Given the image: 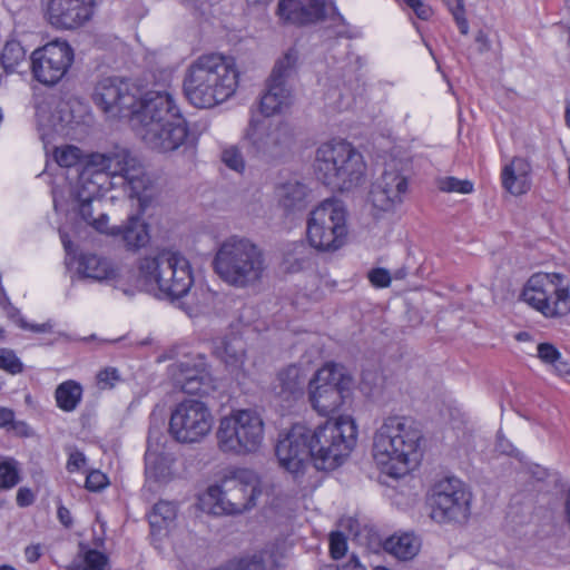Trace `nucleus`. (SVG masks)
Segmentation results:
<instances>
[{"label":"nucleus","instance_id":"1","mask_svg":"<svg viewBox=\"0 0 570 570\" xmlns=\"http://www.w3.org/2000/svg\"><path fill=\"white\" fill-rule=\"evenodd\" d=\"M92 99L110 118L130 117L136 135L156 153L193 147L188 121L168 87L142 94L128 80L108 77L97 82Z\"/></svg>","mask_w":570,"mask_h":570},{"label":"nucleus","instance_id":"2","mask_svg":"<svg viewBox=\"0 0 570 570\" xmlns=\"http://www.w3.org/2000/svg\"><path fill=\"white\" fill-rule=\"evenodd\" d=\"M115 186L124 188L131 200H137L144 212L150 202L149 179L141 161L126 148H115L108 153L91 154L79 175L72 190L73 202L78 205L80 216L94 227V202Z\"/></svg>","mask_w":570,"mask_h":570},{"label":"nucleus","instance_id":"3","mask_svg":"<svg viewBox=\"0 0 570 570\" xmlns=\"http://www.w3.org/2000/svg\"><path fill=\"white\" fill-rule=\"evenodd\" d=\"M423 433L414 419L387 415L372 438V458L377 469L392 478L412 471L422 456Z\"/></svg>","mask_w":570,"mask_h":570},{"label":"nucleus","instance_id":"4","mask_svg":"<svg viewBox=\"0 0 570 570\" xmlns=\"http://www.w3.org/2000/svg\"><path fill=\"white\" fill-rule=\"evenodd\" d=\"M239 71L232 57L205 53L186 69L184 91L197 108H212L229 99L237 90Z\"/></svg>","mask_w":570,"mask_h":570},{"label":"nucleus","instance_id":"5","mask_svg":"<svg viewBox=\"0 0 570 570\" xmlns=\"http://www.w3.org/2000/svg\"><path fill=\"white\" fill-rule=\"evenodd\" d=\"M193 283L189 261L171 248H163L141 257L137 264V273L132 276V289L170 299L185 296Z\"/></svg>","mask_w":570,"mask_h":570},{"label":"nucleus","instance_id":"6","mask_svg":"<svg viewBox=\"0 0 570 570\" xmlns=\"http://www.w3.org/2000/svg\"><path fill=\"white\" fill-rule=\"evenodd\" d=\"M213 268L224 283L244 289L262 281L266 259L263 249L252 239L233 235L218 245Z\"/></svg>","mask_w":570,"mask_h":570},{"label":"nucleus","instance_id":"7","mask_svg":"<svg viewBox=\"0 0 570 570\" xmlns=\"http://www.w3.org/2000/svg\"><path fill=\"white\" fill-rule=\"evenodd\" d=\"M312 463L317 470L332 471L341 466L354 450L358 426L350 414H341L312 428Z\"/></svg>","mask_w":570,"mask_h":570},{"label":"nucleus","instance_id":"8","mask_svg":"<svg viewBox=\"0 0 570 570\" xmlns=\"http://www.w3.org/2000/svg\"><path fill=\"white\" fill-rule=\"evenodd\" d=\"M314 171L323 184L337 190H350L365 177L366 164L362 154L345 140L322 144L315 154Z\"/></svg>","mask_w":570,"mask_h":570},{"label":"nucleus","instance_id":"9","mask_svg":"<svg viewBox=\"0 0 570 570\" xmlns=\"http://www.w3.org/2000/svg\"><path fill=\"white\" fill-rule=\"evenodd\" d=\"M265 441V421L254 409H234L218 421L216 443L220 452L230 455L257 453Z\"/></svg>","mask_w":570,"mask_h":570},{"label":"nucleus","instance_id":"10","mask_svg":"<svg viewBox=\"0 0 570 570\" xmlns=\"http://www.w3.org/2000/svg\"><path fill=\"white\" fill-rule=\"evenodd\" d=\"M347 215L336 199H325L313 208L306 220V237L312 248L334 253L347 242Z\"/></svg>","mask_w":570,"mask_h":570},{"label":"nucleus","instance_id":"11","mask_svg":"<svg viewBox=\"0 0 570 570\" xmlns=\"http://www.w3.org/2000/svg\"><path fill=\"white\" fill-rule=\"evenodd\" d=\"M521 297L534 311L549 320L570 314V283L560 273H534L525 282Z\"/></svg>","mask_w":570,"mask_h":570},{"label":"nucleus","instance_id":"12","mask_svg":"<svg viewBox=\"0 0 570 570\" xmlns=\"http://www.w3.org/2000/svg\"><path fill=\"white\" fill-rule=\"evenodd\" d=\"M352 390V377L334 363H326L308 379L306 395L311 409L327 417L341 410Z\"/></svg>","mask_w":570,"mask_h":570},{"label":"nucleus","instance_id":"13","mask_svg":"<svg viewBox=\"0 0 570 570\" xmlns=\"http://www.w3.org/2000/svg\"><path fill=\"white\" fill-rule=\"evenodd\" d=\"M215 424L212 407L198 399L177 403L169 416V434L181 444H196L210 435Z\"/></svg>","mask_w":570,"mask_h":570},{"label":"nucleus","instance_id":"14","mask_svg":"<svg viewBox=\"0 0 570 570\" xmlns=\"http://www.w3.org/2000/svg\"><path fill=\"white\" fill-rule=\"evenodd\" d=\"M472 493L458 478L438 481L429 494L430 517L438 523H463L471 514Z\"/></svg>","mask_w":570,"mask_h":570},{"label":"nucleus","instance_id":"15","mask_svg":"<svg viewBox=\"0 0 570 570\" xmlns=\"http://www.w3.org/2000/svg\"><path fill=\"white\" fill-rule=\"evenodd\" d=\"M243 141L256 157L274 159L291 147L293 134L285 122L252 117L243 134Z\"/></svg>","mask_w":570,"mask_h":570},{"label":"nucleus","instance_id":"16","mask_svg":"<svg viewBox=\"0 0 570 570\" xmlns=\"http://www.w3.org/2000/svg\"><path fill=\"white\" fill-rule=\"evenodd\" d=\"M73 60L75 51L70 43L57 38L31 52V73L38 82L52 87L66 77Z\"/></svg>","mask_w":570,"mask_h":570},{"label":"nucleus","instance_id":"17","mask_svg":"<svg viewBox=\"0 0 570 570\" xmlns=\"http://www.w3.org/2000/svg\"><path fill=\"white\" fill-rule=\"evenodd\" d=\"M279 465L294 475L303 473L312 462V442L309 425L295 423L279 434L276 444Z\"/></svg>","mask_w":570,"mask_h":570},{"label":"nucleus","instance_id":"18","mask_svg":"<svg viewBox=\"0 0 570 570\" xmlns=\"http://www.w3.org/2000/svg\"><path fill=\"white\" fill-rule=\"evenodd\" d=\"M220 482L230 514H242L253 509L262 494L261 480L250 470H237Z\"/></svg>","mask_w":570,"mask_h":570},{"label":"nucleus","instance_id":"19","mask_svg":"<svg viewBox=\"0 0 570 570\" xmlns=\"http://www.w3.org/2000/svg\"><path fill=\"white\" fill-rule=\"evenodd\" d=\"M46 20L56 29L75 30L89 22L97 0H41Z\"/></svg>","mask_w":570,"mask_h":570},{"label":"nucleus","instance_id":"20","mask_svg":"<svg viewBox=\"0 0 570 570\" xmlns=\"http://www.w3.org/2000/svg\"><path fill=\"white\" fill-rule=\"evenodd\" d=\"M78 273L96 282H106L121 289L125 294L132 292L134 274L125 267L115 265L109 258L96 254H83L79 258Z\"/></svg>","mask_w":570,"mask_h":570},{"label":"nucleus","instance_id":"21","mask_svg":"<svg viewBox=\"0 0 570 570\" xmlns=\"http://www.w3.org/2000/svg\"><path fill=\"white\" fill-rule=\"evenodd\" d=\"M169 373L175 386L187 394H205L212 386V376L200 354L186 355L169 366Z\"/></svg>","mask_w":570,"mask_h":570},{"label":"nucleus","instance_id":"22","mask_svg":"<svg viewBox=\"0 0 570 570\" xmlns=\"http://www.w3.org/2000/svg\"><path fill=\"white\" fill-rule=\"evenodd\" d=\"M407 189L406 176L396 166L389 165L373 184L370 199L377 210L391 212L403 203Z\"/></svg>","mask_w":570,"mask_h":570},{"label":"nucleus","instance_id":"23","mask_svg":"<svg viewBox=\"0 0 570 570\" xmlns=\"http://www.w3.org/2000/svg\"><path fill=\"white\" fill-rule=\"evenodd\" d=\"M278 13L284 20L298 26L315 23L327 17L335 24L344 23L335 7L327 6L325 0H281Z\"/></svg>","mask_w":570,"mask_h":570},{"label":"nucleus","instance_id":"24","mask_svg":"<svg viewBox=\"0 0 570 570\" xmlns=\"http://www.w3.org/2000/svg\"><path fill=\"white\" fill-rule=\"evenodd\" d=\"M108 222V216L101 215L99 219L94 222V228L106 235L121 236L129 249H138L148 244L150 238L148 226L139 215L129 216L124 227L109 226Z\"/></svg>","mask_w":570,"mask_h":570},{"label":"nucleus","instance_id":"25","mask_svg":"<svg viewBox=\"0 0 570 570\" xmlns=\"http://www.w3.org/2000/svg\"><path fill=\"white\" fill-rule=\"evenodd\" d=\"M307 368L302 364H289L276 375L273 391L277 399L288 404L301 400L306 393Z\"/></svg>","mask_w":570,"mask_h":570},{"label":"nucleus","instance_id":"26","mask_svg":"<svg viewBox=\"0 0 570 570\" xmlns=\"http://www.w3.org/2000/svg\"><path fill=\"white\" fill-rule=\"evenodd\" d=\"M501 184L504 190L513 196H521L531 189L532 165L525 157L515 156L503 165Z\"/></svg>","mask_w":570,"mask_h":570},{"label":"nucleus","instance_id":"27","mask_svg":"<svg viewBox=\"0 0 570 570\" xmlns=\"http://www.w3.org/2000/svg\"><path fill=\"white\" fill-rule=\"evenodd\" d=\"M36 117L42 137L50 132L65 134L72 119L68 105L65 102H58L55 106L41 104L37 107Z\"/></svg>","mask_w":570,"mask_h":570},{"label":"nucleus","instance_id":"28","mask_svg":"<svg viewBox=\"0 0 570 570\" xmlns=\"http://www.w3.org/2000/svg\"><path fill=\"white\" fill-rule=\"evenodd\" d=\"M293 90L288 83L268 80L267 89L259 101L261 112L271 117L288 109L293 104Z\"/></svg>","mask_w":570,"mask_h":570},{"label":"nucleus","instance_id":"29","mask_svg":"<svg viewBox=\"0 0 570 570\" xmlns=\"http://www.w3.org/2000/svg\"><path fill=\"white\" fill-rule=\"evenodd\" d=\"M245 347L246 344L244 340L233 335L216 340L214 342L213 353L230 371H239L243 368L245 362Z\"/></svg>","mask_w":570,"mask_h":570},{"label":"nucleus","instance_id":"30","mask_svg":"<svg viewBox=\"0 0 570 570\" xmlns=\"http://www.w3.org/2000/svg\"><path fill=\"white\" fill-rule=\"evenodd\" d=\"M383 548L400 560H411L419 553L421 541L410 532L395 533L384 541Z\"/></svg>","mask_w":570,"mask_h":570},{"label":"nucleus","instance_id":"31","mask_svg":"<svg viewBox=\"0 0 570 570\" xmlns=\"http://www.w3.org/2000/svg\"><path fill=\"white\" fill-rule=\"evenodd\" d=\"M108 557L95 549L80 544L79 553L66 567V570H108Z\"/></svg>","mask_w":570,"mask_h":570},{"label":"nucleus","instance_id":"32","mask_svg":"<svg viewBox=\"0 0 570 570\" xmlns=\"http://www.w3.org/2000/svg\"><path fill=\"white\" fill-rule=\"evenodd\" d=\"M200 509L214 515L230 514L226 504L222 482L207 488V490L199 497Z\"/></svg>","mask_w":570,"mask_h":570},{"label":"nucleus","instance_id":"33","mask_svg":"<svg viewBox=\"0 0 570 570\" xmlns=\"http://www.w3.org/2000/svg\"><path fill=\"white\" fill-rule=\"evenodd\" d=\"M57 406L65 412L76 410L82 397V387L76 381L69 380L59 384L55 392Z\"/></svg>","mask_w":570,"mask_h":570},{"label":"nucleus","instance_id":"34","mask_svg":"<svg viewBox=\"0 0 570 570\" xmlns=\"http://www.w3.org/2000/svg\"><path fill=\"white\" fill-rule=\"evenodd\" d=\"M537 357L547 366H550L557 375H569L570 363L563 360L562 354L551 343H539Z\"/></svg>","mask_w":570,"mask_h":570},{"label":"nucleus","instance_id":"35","mask_svg":"<svg viewBox=\"0 0 570 570\" xmlns=\"http://www.w3.org/2000/svg\"><path fill=\"white\" fill-rule=\"evenodd\" d=\"M306 196V186L296 180L287 181L277 189L278 202L286 209L298 208L303 205Z\"/></svg>","mask_w":570,"mask_h":570},{"label":"nucleus","instance_id":"36","mask_svg":"<svg viewBox=\"0 0 570 570\" xmlns=\"http://www.w3.org/2000/svg\"><path fill=\"white\" fill-rule=\"evenodd\" d=\"M177 515V508L173 502H157L148 514L149 524L154 531L168 528Z\"/></svg>","mask_w":570,"mask_h":570},{"label":"nucleus","instance_id":"37","mask_svg":"<svg viewBox=\"0 0 570 570\" xmlns=\"http://www.w3.org/2000/svg\"><path fill=\"white\" fill-rule=\"evenodd\" d=\"M146 475L149 479L163 480L170 473L171 461L149 445L145 454Z\"/></svg>","mask_w":570,"mask_h":570},{"label":"nucleus","instance_id":"38","mask_svg":"<svg viewBox=\"0 0 570 570\" xmlns=\"http://www.w3.org/2000/svg\"><path fill=\"white\" fill-rule=\"evenodd\" d=\"M298 61V52L295 49L287 50L281 57L272 71L269 80L287 83L288 79L295 73Z\"/></svg>","mask_w":570,"mask_h":570},{"label":"nucleus","instance_id":"39","mask_svg":"<svg viewBox=\"0 0 570 570\" xmlns=\"http://www.w3.org/2000/svg\"><path fill=\"white\" fill-rule=\"evenodd\" d=\"M1 65L7 71H13L26 58V49L17 40L6 42L1 51Z\"/></svg>","mask_w":570,"mask_h":570},{"label":"nucleus","instance_id":"40","mask_svg":"<svg viewBox=\"0 0 570 570\" xmlns=\"http://www.w3.org/2000/svg\"><path fill=\"white\" fill-rule=\"evenodd\" d=\"M309 265L308 253L303 244H296L292 253L284 259V268L289 273H297Z\"/></svg>","mask_w":570,"mask_h":570},{"label":"nucleus","instance_id":"41","mask_svg":"<svg viewBox=\"0 0 570 570\" xmlns=\"http://www.w3.org/2000/svg\"><path fill=\"white\" fill-rule=\"evenodd\" d=\"M438 187L444 193H458L461 195L472 194L474 184L469 179H459L456 177H443L439 179Z\"/></svg>","mask_w":570,"mask_h":570},{"label":"nucleus","instance_id":"42","mask_svg":"<svg viewBox=\"0 0 570 570\" xmlns=\"http://www.w3.org/2000/svg\"><path fill=\"white\" fill-rule=\"evenodd\" d=\"M220 159L226 167L234 170L235 173H244L246 164L242 151L237 146L232 145L225 147L222 151Z\"/></svg>","mask_w":570,"mask_h":570},{"label":"nucleus","instance_id":"43","mask_svg":"<svg viewBox=\"0 0 570 570\" xmlns=\"http://www.w3.org/2000/svg\"><path fill=\"white\" fill-rule=\"evenodd\" d=\"M55 159L61 167H72L81 158V150L78 147L66 145L55 149Z\"/></svg>","mask_w":570,"mask_h":570},{"label":"nucleus","instance_id":"44","mask_svg":"<svg viewBox=\"0 0 570 570\" xmlns=\"http://www.w3.org/2000/svg\"><path fill=\"white\" fill-rule=\"evenodd\" d=\"M19 482L18 463L13 460L0 463V488L10 489Z\"/></svg>","mask_w":570,"mask_h":570},{"label":"nucleus","instance_id":"45","mask_svg":"<svg viewBox=\"0 0 570 570\" xmlns=\"http://www.w3.org/2000/svg\"><path fill=\"white\" fill-rule=\"evenodd\" d=\"M0 368L16 375L23 371V364L12 350L0 348Z\"/></svg>","mask_w":570,"mask_h":570},{"label":"nucleus","instance_id":"46","mask_svg":"<svg viewBox=\"0 0 570 570\" xmlns=\"http://www.w3.org/2000/svg\"><path fill=\"white\" fill-rule=\"evenodd\" d=\"M347 551V540L342 532H332L330 534V552L333 559H341Z\"/></svg>","mask_w":570,"mask_h":570},{"label":"nucleus","instance_id":"47","mask_svg":"<svg viewBox=\"0 0 570 570\" xmlns=\"http://www.w3.org/2000/svg\"><path fill=\"white\" fill-rule=\"evenodd\" d=\"M119 380V373L115 367H107L97 374V384L104 390L114 387Z\"/></svg>","mask_w":570,"mask_h":570},{"label":"nucleus","instance_id":"48","mask_svg":"<svg viewBox=\"0 0 570 570\" xmlns=\"http://www.w3.org/2000/svg\"><path fill=\"white\" fill-rule=\"evenodd\" d=\"M108 484V478L102 472L95 470L91 471L86 478V488L89 491H100Z\"/></svg>","mask_w":570,"mask_h":570},{"label":"nucleus","instance_id":"49","mask_svg":"<svg viewBox=\"0 0 570 570\" xmlns=\"http://www.w3.org/2000/svg\"><path fill=\"white\" fill-rule=\"evenodd\" d=\"M368 281L379 288H384L391 284L390 272L385 268H374L368 273Z\"/></svg>","mask_w":570,"mask_h":570},{"label":"nucleus","instance_id":"50","mask_svg":"<svg viewBox=\"0 0 570 570\" xmlns=\"http://www.w3.org/2000/svg\"><path fill=\"white\" fill-rule=\"evenodd\" d=\"M409 8L413 10L419 19L428 20L433 14L432 8L424 3L423 0H402Z\"/></svg>","mask_w":570,"mask_h":570},{"label":"nucleus","instance_id":"51","mask_svg":"<svg viewBox=\"0 0 570 570\" xmlns=\"http://www.w3.org/2000/svg\"><path fill=\"white\" fill-rule=\"evenodd\" d=\"M449 10H450V12L453 16V19L455 20V23H456L460 32L462 35H468V32H469V23H468V20L465 18L464 6L461 7V8H453V9H449Z\"/></svg>","mask_w":570,"mask_h":570},{"label":"nucleus","instance_id":"52","mask_svg":"<svg viewBox=\"0 0 570 570\" xmlns=\"http://www.w3.org/2000/svg\"><path fill=\"white\" fill-rule=\"evenodd\" d=\"M86 463V458L81 452L75 451L69 454L67 461V470L69 472H76L81 469Z\"/></svg>","mask_w":570,"mask_h":570},{"label":"nucleus","instance_id":"53","mask_svg":"<svg viewBox=\"0 0 570 570\" xmlns=\"http://www.w3.org/2000/svg\"><path fill=\"white\" fill-rule=\"evenodd\" d=\"M18 325L22 330L31 331L35 333H47L52 330V324L50 322H46L42 324H30V323L26 322L23 318H19Z\"/></svg>","mask_w":570,"mask_h":570},{"label":"nucleus","instance_id":"54","mask_svg":"<svg viewBox=\"0 0 570 570\" xmlns=\"http://www.w3.org/2000/svg\"><path fill=\"white\" fill-rule=\"evenodd\" d=\"M35 500V495L28 488H20L17 492V504L19 507H28Z\"/></svg>","mask_w":570,"mask_h":570},{"label":"nucleus","instance_id":"55","mask_svg":"<svg viewBox=\"0 0 570 570\" xmlns=\"http://www.w3.org/2000/svg\"><path fill=\"white\" fill-rule=\"evenodd\" d=\"M42 549L40 544H31L24 549L26 560L30 563L37 562L40 559Z\"/></svg>","mask_w":570,"mask_h":570},{"label":"nucleus","instance_id":"56","mask_svg":"<svg viewBox=\"0 0 570 570\" xmlns=\"http://www.w3.org/2000/svg\"><path fill=\"white\" fill-rule=\"evenodd\" d=\"M57 515H58V519L59 521L66 527V528H69L72 525V518H71V513L70 511L63 507V505H60L58 508V511H57Z\"/></svg>","mask_w":570,"mask_h":570},{"label":"nucleus","instance_id":"57","mask_svg":"<svg viewBox=\"0 0 570 570\" xmlns=\"http://www.w3.org/2000/svg\"><path fill=\"white\" fill-rule=\"evenodd\" d=\"M14 414L11 410L1 407L0 409V428H4L12 423Z\"/></svg>","mask_w":570,"mask_h":570},{"label":"nucleus","instance_id":"58","mask_svg":"<svg viewBox=\"0 0 570 570\" xmlns=\"http://www.w3.org/2000/svg\"><path fill=\"white\" fill-rule=\"evenodd\" d=\"M449 9L461 8L464 6V0H444Z\"/></svg>","mask_w":570,"mask_h":570},{"label":"nucleus","instance_id":"59","mask_svg":"<svg viewBox=\"0 0 570 570\" xmlns=\"http://www.w3.org/2000/svg\"><path fill=\"white\" fill-rule=\"evenodd\" d=\"M476 42L482 43L484 47H488V39L483 32H479L475 38Z\"/></svg>","mask_w":570,"mask_h":570},{"label":"nucleus","instance_id":"60","mask_svg":"<svg viewBox=\"0 0 570 570\" xmlns=\"http://www.w3.org/2000/svg\"><path fill=\"white\" fill-rule=\"evenodd\" d=\"M566 515H567V520L570 524V493L568 494L567 500H566Z\"/></svg>","mask_w":570,"mask_h":570},{"label":"nucleus","instance_id":"61","mask_svg":"<svg viewBox=\"0 0 570 570\" xmlns=\"http://www.w3.org/2000/svg\"><path fill=\"white\" fill-rule=\"evenodd\" d=\"M60 236H61V240H62V244H63L65 248L67 250H70L71 242L69 239H67L65 234L61 233Z\"/></svg>","mask_w":570,"mask_h":570},{"label":"nucleus","instance_id":"62","mask_svg":"<svg viewBox=\"0 0 570 570\" xmlns=\"http://www.w3.org/2000/svg\"><path fill=\"white\" fill-rule=\"evenodd\" d=\"M566 120L568 126L570 127V101H568L566 106Z\"/></svg>","mask_w":570,"mask_h":570},{"label":"nucleus","instance_id":"63","mask_svg":"<svg viewBox=\"0 0 570 570\" xmlns=\"http://www.w3.org/2000/svg\"><path fill=\"white\" fill-rule=\"evenodd\" d=\"M0 570H16L12 566L3 564L0 566Z\"/></svg>","mask_w":570,"mask_h":570},{"label":"nucleus","instance_id":"64","mask_svg":"<svg viewBox=\"0 0 570 570\" xmlns=\"http://www.w3.org/2000/svg\"><path fill=\"white\" fill-rule=\"evenodd\" d=\"M321 570H338V568L335 566H325Z\"/></svg>","mask_w":570,"mask_h":570}]
</instances>
